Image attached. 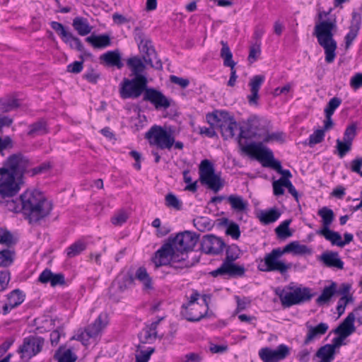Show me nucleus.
<instances>
[{
	"mask_svg": "<svg viewBox=\"0 0 362 362\" xmlns=\"http://www.w3.org/2000/svg\"><path fill=\"white\" fill-rule=\"evenodd\" d=\"M291 222V219L285 220L276 228L275 232L279 238L286 239L292 236V232L289 230V225Z\"/></svg>",
	"mask_w": 362,
	"mask_h": 362,
	"instance_id": "nucleus-48",
	"label": "nucleus"
},
{
	"mask_svg": "<svg viewBox=\"0 0 362 362\" xmlns=\"http://www.w3.org/2000/svg\"><path fill=\"white\" fill-rule=\"evenodd\" d=\"M0 204H4L11 211L15 213L22 212L21 197L16 199H13V197L9 199L0 198Z\"/></svg>",
	"mask_w": 362,
	"mask_h": 362,
	"instance_id": "nucleus-46",
	"label": "nucleus"
},
{
	"mask_svg": "<svg viewBox=\"0 0 362 362\" xmlns=\"http://www.w3.org/2000/svg\"><path fill=\"white\" fill-rule=\"evenodd\" d=\"M355 315L349 313L347 317L342 322L334 329V332L338 335L348 337L356 331L354 326Z\"/></svg>",
	"mask_w": 362,
	"mask_h": 362,
	"instance_id": "nucleus-26",
	"label": "nucleus"
},
{
	"mask_svg": "<svg viewBox=\"0 0 362 362\" xmlns=\"http://www.w3.org/2000/svg\"><path fill=\"white\" fill-rule=\"evenodd\" d=\"M337 293V284L332 282L329 286H325L322 293L316 299V303L319 305L327 304L329 302L332 297Z\"/></svg>",
	"mask_w": 362,
	"mask_h": 362,
	"instance_id": "nucleus-38",
	"label": "nucleus"
},
{
	"mask_svg": "<svg viewBox=\"0 0 362 362\" xmlns=\"http://www.w3.org/2000/svg\"><path fill=\"white\" fill-rule=\"evenodd\" d=\"M86 41L90 44L95 49L107 47L111 44V39L109 35L103 34L100 35H91L86 38Z\"/></svg>",
	"mask_w": 362,
	"mask_h": 362,
	"instance_id": "nucleus-32",
	"label": "nucleus"
},
{
	"mask_svg": "<svg viewBox=\"0 0 362 362\" xmlns=\"http://www.w3.org/2000/svg\"><path fill=\"white\" fill-rule=\"evenodd\" d=\"M127 218V214L124 211H119L112 217L111 222L115 226H120L125 223Z\"/></svg>",
	"mask_w": 362,
	"mask_h": 362,
	"instance_id": "nucleus-60",
	"label": "nucleus"
},
{
	"mask_svg": "<svg viewBox=\"0 0 362 362\" xmlns=\"http://www.w3.org/2000/svg\"><path fill=\"white\" fill-rule=\"evenodd\" d=\"M44 344V339L40 337H30L24 339L23 344L19 348L22 358H31L38 354Z\"/></svg>",
	"mask_w": 362,
	"mask_h": 362,
	"instance_id": "nucleus-21",
	"label": "nucleus"
},
{
	"mask_svg": "<svg viewBox=\"0 0 362 362\" xmlns=\"http://www.w3.org/2000/svg\"><path fill=\"white\" fill-rule=\"evenodd\" d=\"M226 199L234 211L237 212H243L247 209L248 204L241 196L231 194Z\"/></svg>",
	"mask_w": 362,
	"mask_h": 362,
	"instance_id": "nucleus-40",
	"label": "nucleus"
},
{
	"mask_svg": "<svg viewBox=\"0 0 362 362\" xmlns=\"http://www.w3.org/2000/svg\"><path fill=\"white\" fill-rule=\"evenodd\" d=\"M264 79L265 78L263 75H255L250 79L249 86L250 87L251 93L247 97L250 105H257L259 90Z\"/></svg>",
	"mask_w": 362,
	"mask_h": 362,
	"instance_id": "nucleus-25",
	"label": "nucleus"
},
{
	"mask_svg": "<svg viewBox=\"0 0 362 362\" xmlns=\"http://www.w3.org/2000/svg\"><path fill=\"white\" fill-rule=\"evenodd\" d=\"M47 132L48 130L46 122L40 119L29 125V132H28V134L34 137L36 136L45 134Z\"/></svg>",
	"mask_w": 362,
	"mask_h": 362,
	"instance_id": "nucleus-44",
	"label": "nucleus"
},
{
	"mask_svg": "<svg viewBox=\"0 0 362 362\" xmlns=\"http://www.w3.org/2000/svg\"><path fill=\"white\" fill-rule=\"evenodd\" d=\"M228 116V113L226 112H218L215 111L212 113L206 115V121L214 128L220 129L221 125L223 124V121Z\"/></svg>",
	"mask_w": 362,
	"mask_h": 362,
	"instance_id": "nucleus-37",
	"label": "nucleus"
},
{
	"mask_svg": "<svg viewBox=\"0 0 362 362\" xmlns=\"http://www.w3.org/2000/svg\"><path fill=\"white\" fill-rule=\"evenodd\" d=\"M281 216V213L276 208L262 211L258 216L261 223L267 225L276 221Z\"/></svg>",
	"mask_w": 362,
	"mask_h": 362,
	"instance_id": "nucleus-41",
	"label": "nucleus"
},
{
	"mask_svg": "<svg viewBox=\"0 0 362 362\" xmlns=\"http://www.w3.org/2000/svg\"><path fill=\"white\" fill-rule=\"evenodd\" d=\"M19 106L20 103L16 98L0 99V112L2 113L16 110Z\"/></svg>",
	"mask_w": 362,
	"mask_h": 362,
	"instance_id": "nucleus-47",
	"label": "nucleus"
},
{
	"mask_svg": "<svg viewBox=\"0 0 362 362\" xmlns=\"http://www.w3.org/2000/svg\"><path fill=\"white\" fill-rule=\"evenodd\" d=\"M54 358L58 362H75L77 359L76 356L72 353L71 349L64 350L62 347L56 351Z\"/></svg>",
	"mask_w": 362,
	"mask_h": 362,
	"instance_id": "nucleus-45",
	"label": "nucleus"
},
{
	"mask_svg": "<svg viewBox=\"0 0 362 362\" xmlns=\"http://www.w3.org/2000/svg\"><path fill=\"white\" fill-rule=\"evenodd\" d=\"M14 252L11 250L6 249L0 251V267H6L13 262Z\"/></svg>",
	"mask_w": 362,
	"mask_h": 362,
	"instance_id": "nucleus-53",
	"label": "nucleus"
},
{
	"mask_svg": "<svg viewBox=\"0 0 362 362\" xmlns=\"http://www.w3.org/2000/svg\"><path fill=\"white\" fill-rule=\"evenodd\" d=\"M241 150L250 155L255 156L257 160L264 162L263 166L269 167L277 173L281 170V164L274 158L272 151L264 146L262 142L252 143L247 146H243Z\"/></svg>",
	"mask_w": 362,
	"mask_h": 362,
	"instance_id": "nucleus-5",
	"label": "nucleus"
},
{
	"mask_svg": "<svg viewBox=\"0 0 362 362\" xmlns=\"http://www.w3.org/2000/svg\"><path fill=\"white\" fill-rule=\"evenodd\" d=\"M16 243V239L8 230L0 228V244L11 247Z\"/></svg>",
	"mask_w": 362,
	"mask_h": 362,
	"instance_id": "nucleus-50",
	"label": "nucleus"
},
{
	"mask_svg": "<svg viewBox=\"0 0 362 362\" xmlns=\"http://www.w3.org/2000/svg\"><path fill=\"white\" fill-rule=\"evenodd\" d=\"M285 254L281 248H276L271 252L266 254L264 261L259 265L258 268L262 272H279L281 274H284L292 267L291 263L286 264L279 260V258Z\"/></svg>",
	"mask_w": 362,
	"mask_h": 362,
	"instance_id": "nucleus-9",
	"label": "nucleus"
},
{
	"mask_svg": "<svg viewBox=\"0 0 362 362\" xmlns=\"http://www.w3.org/2000/svg\"><path fill=\"white\" fill-rule=\"evenodd\" d=\"M351 143L346 141H341L339 139L337 140V148L340 158H343L351 150Z\"/></svg>",
	"mask_w": 362,
	"mask_h": 362,
	"instance_id": "nucleus-57",
	"label": "nucleus"
},
{
	"mask_svg": "<svg viewBox=\"0 0 362 362\" xmlns=\"http://www.w3.org/2000/svg\"><path fill=\"white\" fill-rule=\"evenodd\" d=\"M266 128L262 127L259 119L256 116H252L247 119L246 129L240 128V134L238 136V143L241 144L240 139L242 138H257L262 139L264 135Z\"/></svg>",
	"mask_w": 362,
	"mask_h": 362,
	"instance_id": "nucleus-18",
	"label": "nucleus"
},
{
	"mask_svg": "<svg viewBox=\"0 0 362 362\" xmlns=\"http://www.w3.org/2000/svg\"><path fill=\"white\" fill-rule=\"evenodd\" d=\"M317 214L322 218V228L321 229L329 228L334 219L333 211L324 206L318 211Z\"/></svg>",
	"mask_w": 362,
	"mask_h": 362,
	"instance_id": "nucleus-43",
	"label": "nucleus"
},
{
	"mask_svg": "<svg viewBox=\"0 0 362 362\" xmlns=\"http://www.w3.org/2000/svg\"><path fill=\"white\" fill-rule=\"evenodd\" d=\"M276 293L279 296L281 305L285 308L309 301L314 296L308 288H297L292 292L278 289Z\"/></svg>",
	"mask_w": 362,
	"mask_h": 362,
	"instance_id": "nucleus-11",
	"label": "nucleus"
},
{
	"mask_svg": "<svg viewBox=\"0 0 362 362\" xmlns=\"http://www.w3.org/2000/svg\"><path fill=\"white\" fill-rule=\"evenodd\" d=\"M72 26L81 36H85L91 33L93 27L88 23V19L83 17H76L73 20Z\"/></svg>",
	"mask_w": 362,
	"mask_h": 362,
	"instance_id": "nucleus-35",
	"label": "nucleus"
},
{
	"mask_svg": "<svg viewBox=\"0 0 362 362\" xmlns=\"http://www.w3.org/2000/svg\"><path fill=\"white\" fill-rule=\"evenodd\" d=\"M240 250L238 247L233 244L226 249V257L222 264L217 269L211 272V274L216 277L219 275H229L230 276H241L245 273V268L243 266L236 265L233 262L239 257Z\"/></svg>",
	"mask_w": 362,
	"mask_h": 362,
	"instance_id": "nucleus-3",
	"label": "nucleus"
},
{
	"mask_svg": "<svg viewBox=\"0 0 362 362\" xmlns=\"http://www.w3.org/2000/svg\"><path fill=\"white\" fill-rule=\"evenodd\" d=\"M134 278L143 284L144 290L148 291L153 289L152 279L150 277L145 267H139L135 272V277Z\"/></svg>",
	"mask_w": 362,
	"mask_h": 362,
	"instance_id": "nucleus-39",
	"label": "nucleus"
},
{
	"mask_svg": "<svg viewBox=\"0 0 362 362\" xmlns=\"http://www.w3.org/2000/svg\"><path fill=\"white\" fill-rule=\"evenodd\" d=\"M148 88V79L146 76H138L132 78H124L119 86V95L122 99H136L144 96Z\"/></svg>",
	"mask_w": 362,
	"mask_h": 362,
	"instance_id": "nucleus-4",
	"label": "nucleus"
},
{
	"mask_svg": "<svg viewBox=\"0 0 362 362\" xmlns=\"http://www.w3.org/2000/svg\"><path fill=\"white\" fill-rule=\"evenodd\" d=\"M226 233L231 236L233 239L238 240L240 236L239 226L233 222L228 223Z\"/></svg>",
	"mask_w": 362,
	"mask_h": 362,
	"instance_id": "nucleus-58",
	"label": "nucleus"
},
{
	"mask_svg": "<svg viewBox=\"0 0 362 362\" xmlns=\"http://www.w3.org/2000/svg\"><path fill=\"white\" fill-rule=\"evenodd\" d=\"M39 281L43 284L50 283L52 286L64 285V276L62 274H54L49 269H45L39 276Z\"/></svg>",
	"mask_w": 362,
	"mask_h": 362,
	"instance_id": "nucleus-28",
	"label": "nucleus"
},
{
	"mask_svg": "<svg viewBox=\"0 0 362 362\" xmlns=\"http://www.w3.org/2000/svg\"><path fill=\"white\" fill-rule=\"evenodd\" d=\"M222 48L221 49L220 56L223 59V65L230 67V76L228 81V86L233 87L235 86L238 76L235 66L236 63L233 60V54L228 45V43L223 40L221 41Z\"/></svg>",
	"mask_w": 362,
	"mask_h": 362,
	"instance_id": "nucleus-22",
	"label": "nucleus"
},
{
	"mask_svg": "<svg viewBox=\"0 0 362 362\" xmlns=\"http://www.w3.org/2000/svg\"><path fill=\"white\" fill-rule=\"evenodd\" d=\"M361 16L356 12L352 13V19L349 26V32L345 37V48L348 49L353 41L356 39L360 30Z\"/></svg>",
	"mask_w": 362,
	"mask_h": 362,
	"instance_id": "nucleus-24",
	"label": "nucleus"
},
{
	"mask_svg": "<svg viewBox=\"0 0 362 362\" xmlns=\"http://www.w3.org/2000/svg\"><path fill=\"white\" fill-rule=\"evenodd\" d=\"M356 134V124H351L349 126L344 134V141L350 142L352 144V141L354 139Z\"/></svg>",
	"mask_w": 362,
	"mask_h": 362,
	"instance_id": "nucleus-62",
	"label": "nucleus"
},
{
	"mask_svg": "<svg viewBox=\"0 0 362 362\" xmlns=\"http://www.w3.org/2000/svg\"><path fill=\"white\" fill-rule=\"evenodd\" d=\"M108 323L107 315L101 313L93 323L86 327L85 331L76 338L83 345H88V339L98 337Z\"/></svg>",
	"mask_w": 362,
	"mask_h": 362,
	"instance_id": "nucleus-15",
	"label": "nucleus"
},
{
	"mask_svg": "<svg viewBox=\"0 0 362 362\" xmlns=\"http://www.w3.org/2000/svg\"><path fill=\"white\" fill-rule=\"evenodd\" d=\"M307 327L308 329V332L304 341L305 344L310 343L315 338L325 334L329 328L327 324L325 322H320L315 327H313L307 324Z\"/></svg>",
	"mask_w": 362,
	"mask_h": 362,
	"instance_id": "nucleus-34",
	"label": "nucleus"
},
{
	"mask_svg": "<svg viewBox=\"0 0 362 362\" xmlns=\"http://www.w3.org/2000/svg\"><path fill=\"white\" fill-rule=\"evenodd\" d=\"M170 81L171 83L180 86L182 88H187L189 84V79L178 77L174 75H171L170 76Z\"/></svg>",
	"mask_w": 362,
	"mask_h": 362,
	"instance_id": "nucleus-63",
	"label": "nucleus"
},
{
	"mask_svg": "<svg viewBox=\"0 0 362 362\" xmlns=\"http://www.w3.org/2000/svg\"><path fill=\"white\" fill-rule=\"evenodd\" d=\"M134 281L133 273L130 272L119 274L112 282L109 288L110 298L117 301L119 300L118 295L125 291L129 286L134 283Z\"/></svg>",
	"mask_w": 362,
	"mask_h": 362,
	"instance_id": "nucleus-16",
	"label": "nucleus"
},
{
	"mask_svg": "<svg viewBox=\"0 0 362 362\" xmlns=\"http://www.w3.org/2000/svg\"><path fill=\"white\" fill-rule=\"evenodd\" d=\"M179 254H177V251L173 246L170 241L164 244L155 254V257L153 261L156 267H159L163 265H167L172 262H181L185 259L182 257L180 258Z\"/></svg>",
	"mask_w": 362,
	"mask_h": 362,
	"instance_id": "nucleus-14",
	"label": "nucleus"
},
{
	"mask_svg": "<svg viewBox=\"0 0 362 362\" xmlns=\"http://www.w3.org/2000/svg\"><path fill=\"white\" fill-rule=\"evenodd\" d=\"M86 248V244L81 240L75 242L67 248V256L69 257H74L79 255L82 251Z\"/></svg>",
	"mask_w": 362,
	"mask_h": 362,
	"instance_id": "nucleus-51",
	"label": "nucleus"
},
{
	"mask_svg": "<svg viewBox=\"0 0 362 362\" xmlns=\"http://www.w3.org/2000/svg\"><path fill=\"white\" fill-rule=\"evenodd\" d=\"M238 129V124L233 119V117H227L223 121V124L221 125L220 131L224 139L232 138L235 135V131Z\"/></svg>",
	"mask_w": 362,
	"mask_h": 362,
	"instance_id": "nucleus-30",
	"label": "nucleus"
},
{
	"mask_svg": "<svg viewBox=\"0 0 362 362\" xmlns=\"http://www.w3.org/2000/svg\"><path fill=\"white\" fill-rule=\"evenodd\" d=\"M23 184V179L8 173L4 168H0V198L13 197L18 193Z\"/></svg>",
	"mask_w": 362,
	"mask_h": 362,
	"instance_id": "nucleus-8",
	"label": "nucleus"
},
{
	"mask_svg": "<svg viewBox=\"0 0 362 362\" xmlns=\"http://www.w3.org/2000/svg\"><path fill=\"white\" fill-rule=\"evenodd\" d=\"M202 298H203V301L206 308V310L204 311V313H201L199 315H197V316L189 315L188 316L186 317V319L187 320V321L197 322V321H199L200 320H202L206 315V314L209 310V304L211 300V296L210 294H204L202 296Z\"/></svg>",
	"mask_w": 362,
	"mask_h": 362,
	"instance_id": "nucleus-54",
	"label": "nucleus"
},
{
	"mask_svg": "<svg viewBox=\"0 0 362 362\" xmlns=\"http://www.w3.org/2000/svg\"><path fill=\"white\" fill-rule=\"evenodd\" d=\"M320 260L329 267H336L337 269H343L344 263L338 257V253L334 252H324L320 256Z\"/></svg>",
	"mask_w": 362,
	"mask_h": 362,
	"instance_id": "nucleus-33",
	"label": "nucleus"
},
{
	"mask_svg": "<svg viewBox=\"0 0 362 362\" xmlns=\"http://www.w3.org/2000/svg\"><path fill=\"white\" fill-rule=\"evenodd\" d=\"M334 352L335 350L333 346L330 344H326L319 349L316 353V356L318 358L327 359L331 362L334 359Z\"/></svg>",
	"mask_w": 362,
	"mask_h": 362,
	"instance_id": "nucleus-49",
	"label": "nucleus"
},
{
	"mask_svg": "<svg viewBox=\"0 0 362 362\" xmlns=\"http://www.w3.org/2000/svg\"><path fill=\"white\" fill-rule=\"evenodd\" d=\"M225 247L223 239L214 235H205L202 242V249L206 254L218 255Z\"/></svg>",
	"mask_w": 362,
	"mask_h": 362,
	"instance_id": "nucleus-23",
	"label": "nucleus"
},
{
	"mask_svg": "<svg viewBox=\"0 0 362 362\" xmlns=\"http://www.w3.org/2000/svg\"><path fill=\"white\" fill-rule=\"evenodd\" d=\"M127 65L132 71L131 76L137 77L138 76H144L143 72L145 71L146 65L139 57H132L127 60Z\"/></svg>",
	"mask_w": 362,
	"mask_h": 362,
	"instance_id": "nucleus-31",
	"label": "nucleus"
},
{
	"mask_svg": "<svg viewBox=\"0 0 362 362\" xmlns=\"http://www.w3.org/2000/svg\"><path fill=\"white\" fill-rule=\"evenodd\" d=\"M143 100L150 103L156 110H166L171 105L170 100L161 91L153 88H147Z\"/></svg>",
	"mask_w": 362,
	"mask_h": 362,
	"instance_id": "nucleus-20",
	"label": "nucleus"
},
{
	"mask_svg": "<svg viewBox=\"0 0 362 362\" xmlns=\"http://www.w3.org/2000/svg\"><path fill=\"white\" fill-rule=\"evenodd\" d=\"M325 137V132L322 129H317L309 137V145L313 146L322 142Z\"/></svg>",
	"mask_w": 362,
	"mask_h": 362,
	"instance_id": "nucleus-59",
	"label": "nucleus"
},
{
	"mask_svg": "<svg viewBox=\"0 0 362 362\" xmlns=\"http://www.w3.org/2000/svg\"><path fill=\"white\" fill-rule=\"evenodd\" d=\"M22 212L30 223H38L52 210V204L37 189H28L21 195Z\"/></svg>",
	"mask_w": 362,
	"mask_h": 362,
	"instance_id": "nucleus-1",
	"label": "nucleus"
},
{
	"mask_svg": "<svg viewBox=\"0 0 362 362\" xmlns=\"http://www.w3.org/2000/svg\"><path fill=\"white\" fill-rule=\"evenodd\" d=\"M145 138L151 146H156L160 149L170 150L175 143V137L160 126L154 125L146 133Z\"/></svg>",
	"mask_w": 362,
	"mask_h": 362,
	"instance_id": "nucleus-10",
	"label": "nucleus"
},
{
	"mask_svg": "<svg viewBox=\"0 0 362 362\" xmlns=\"http://www.w3.org/2000/svg\"><path fill=\"white\" fill-rule=\"evenodd\" d=\"M30 165V161L26 156L21 153H18L8 156L1 168H4L7 170L8 173L23 179V175Z\"/></svg>",
	"mask_w": 362,
	"mask_h": 362,
	"instance_id": "nucleus-12",
	"label": "nucleus"
},
{
	"mask_svg": "<svg viewBox=\"0 0 362 362\" xmlns=\"http://www.w3.org/2000/svg\"><path fill=\"white\" fill-rule=\"evenodd\" d=\"M107 66H115L120 69L124 64L122 62V57L118 50L108 51L102 54L100 57Z\"/></svg>",
	"mask_w": 362,
	"mask_h": 362,
	"instance_id": "nucleus-29",
	"label": "nucleus"
},
{
	"mask_svg": "<svg viewBox=\"0 0 362 362\" xmlns=\"http://www.w3.org/2000/svg\"><path fill=\"white\" fill-rule=\"evenodd\" d=\"M134 38L138 42L140 52L144 54L143 56L144 62L156 69L162 70V62L160 59H157V53L152 45V42L145 37L144 34L139 28L134 29Z\"/></svg>",
	"mask_w": 362,
	"mask_h": 362,
	"instance_id": "nucleus-7",
	"label": "nucleus"
},
{
	"mask_svg": "<svg viewBox=\"0 0 362 362\" xmlns=\"http://www.w3.org/2000/svg\"><path fill=\"white\" fill-rule=\"evenodd\" d=\"M311 250L305 245H301L298 241H293L286 245L284 249L283 252L288 253L292 252L294 255H302L305 254H311Z\"/></svg>",
	"mask_w": 362,
	"mask_h": 362,
	"instance_id": "nucleus-36",
	"label": "nucleus"
},
{
	"mask_svg": "<svg viewBox=\"0 0 362 362\" xmlns=\"http://www.w3.org/2000/svg\"><path fill=\"white\" fill-rule=\"evenodd\" d=\"M50 25L52 28L61 37L63 42L69 45L71 49H76L79 52L84 50V47L81 40L74 36L71 32L66 30V28L61 23L52 21Z\"/></svg>",
	"mask_w": 362,
	"mask_h": 362,
	"instance_id": "nucleus-17",
	"label": "nucleus"
},
{
	"mask_svg": "<svg viewBox=\"0 0 362 362\" xmlns=\"http://www.w3.org/2000/svg\"><path fill=\"white\" fill-rule=\"evenodd\" d=\"M166 205L169 207H173L176 209H181V202L179 199L173 194L170 193L165 196Z\"/></svg>",
	"mask_w": 362,
	"mask_h": 362,
	"instance_id": "nucleus-61",
	"label": "nucleus"
},
{
	"mask_svg": "<svg viewBox=\"0 0 362 362\" xmlns=\"http://www.w3.org/2000/svg\"><path fill=\"white\" fill-rule=\"evenodd\" d=\"M341 103V100L337 97H334L329 101L325 109V115H332L335 110Z\"/></svg>",
	"mask_w": 362,
	"mask_h": 362,
	"instance_id": "nucleus-56",
	"label": "nucleus"
},
{
	"mask_svg": "<svg viewBox=\"0 0 362 362\" xmlns=\"http://www.w3.org/2000/svg\"><path fill=\"white\" fill-rule=\"evenodd\" d=\"M199 236L195 233L186 230L179 233L174 238H170L169 240L177 252L184 255L185 252H187L194 249L199 240Z\"/></svg>",
	"mask_w": 362,
	"mask_h": 362,
	"instance_id": "nucleus-13",
	"label": "nucleus"
},
{
	"mask_svg": "<svg viewBox=\"0 0 362 362\" xmlns=\"http://www.w3.org/2000/svg\"><path fill=\"white\" fill-rule=\"evenodd\" d=\"M25 299V296L19 289H15L8 295V302L3 306V314H8L10 310L21 305Z\"/></svg>",
	"mask_w": 362,
	"mask_h": 362,
	"instance_id": "nucleus-27",
	"label": "nucleus"
},
{
	"mask_svg": "<svg viewBox=\"0 0 362 362\" xmlns=\"http://www.w3.org/2000/svg\"><path fill=\"white\" fill-rule=\"evenodd\" d=\"M332 11L330 8L328 11H321L317 17L320 21L314 28V35L317 39L319 45L325 49V61L330 64L334 61L336 57L337 42L334 40L333 30L337 28L336 21H322L323 18L327 17Z\"/></svg>",
	"mask_w": 362,
	"mask_h": 362,
	"instance_id": "nucleus-2",
	"label": "nucleus"
},
{
	"mask_svg": "<svg viewBox=\"0 0 362 362\" xmlns=\"http://www.w3.org/2000/svg\"><path fill=\"white\" fill-rule=\"evenodd\" d=\"M317 234L323 236L327 240L329 241L333 245L339 247L341 236L336 231L332 230L329 228L320 229L317 231Z\"/></svg>",
	"mask_w": 362,
	"mask_h": 362,
	"instance_id": "nucleus-42",
	"label": "nucleus"
},
{
	"mask_svg": "<svg viewBox=\"0 0 362 362\" xmlns=\"http://www.w3.org/2000/svg\"><path fill=\"white\" fill-rule=\"evenodd\" d=\"M350 300H352V298L346 296H344L339 299L337 307V313L339 316L344 313L346 306Z\"/></svg>",
	"mask_w": 362,
	"mask_h": 362,
	"instance_id": "nucleus-64",
	"label": "nucleus"
},
{
	"mask_svg": "<svg viewBox=\"0 0 362 362\" xmlns=\"http://www.w3.org/2000/svg\"><path fill=\"white\" fill-rule=\"evenodd\" d=\"M289 354L290 348L285 344H280L276 349L262 348L259 351V358L263 362H278L286 358Z\"/></svg>",
	"mask_w": 362,
	"mask_h": 362,
	"instance_id": "nucleus-19",
	"label": "nucleus"
},
{
	"mask_svg": "<svg viewBox=\"0 0 362 362\" xmlns=\"http://www.w3.org/2000/svg\"><path fill=\"white\" fill-rule=\"evenodd\" d=\"M199 181L203 185L214 192L220 191L225 185V181L220 175L215 173V169L207 159L203 160L199 167Z\"/></svg>",
	"mask_w": 362,
	"mask_h": 362,
	"instance_id": "nucleus-6",
	"label": "nucleus"
},
{
	"mask_svg": "<svg viewBox=\"0 0 362 362\" xmlns=\"http://www.w3.org/2000/svg\"><path fill=\"white\" fill-rule=\"evenodd\" d=\"M140 346L137 347V354L135 355V362H148L152 354L154 353L155 349L149 347L146 350H139Z\"/></svg>",
	"mask_w": 362,
	"mask_h": 362,
	"instance_id": "nucleus-52",
	"label": "nucleus"
},
{
	"mask_svg": "<svg viewBox=\"0 0 362 362\" xmlns=\"http://www.w3.org/2000/svg\"><path fill=\"white\" fill-rule=\"evenodd\" d=\"M263 142L269 143L272 141H280L283 143L284 141V133L283 132H274L269 134L268 130H264V135L262 137Z\"/></svg>",
	"mask_w": 362,
	"mask_h": 362,
	"instance_id": "nucleus-55",
	"label": "nucleus"
}]
</instances>
